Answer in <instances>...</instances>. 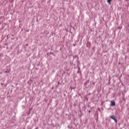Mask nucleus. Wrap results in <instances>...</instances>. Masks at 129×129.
Here are the masks:
<instances>
[{
    "label": "nucleus",
    "instance_id": "obj_4",
    "mask_svg": "<svg viewBox=\"0 0 129 129\" xmlns=\"http://www.w3.org/2000/svg\"><path fill=\"white\" fill-rule=\"evenodd\" d=\"M111 2H112V0H107V3L109 5H111Z\"/></svg>",
    "mask_w": 129,
    "mask_h": 129
},
{
    "label": "nucleus",
    "instance_id": "obj_8",
    "mask_svg": "<svg viewBox=\"0 0 129 129\" xmlns=\"http://www.w3.org/2000/svg\"><path fill=\"white\" fill-rule=\"evenodd\" d=\"M88 112H89V113H90V112H91V110H89L88 111Z\"/></svg>",
    "mask_w": 129,
    "mask_h": 129
},
{
    "label": "nucleus",
    "instance_id": "obj_13",
    "mask_svg": "<svg viewBox=\"0 0 129 129\" xmlns=\"http://www.w3.org/2000/svg\"><path fill=\"white\" fill-rule=\"evenodd\" d=\"M90 94H89V95H90Z\"/></svg>",
    "mask_w": 129,
    "mask_h": 129
},
{
    "label": "nucleus",
    "instance_id": "obj_10",
    "mask_svg": "<svg viewBox=\"0 0 129 129\" xmlns=\"http://www.w3.org/2000/svg\"><path fill=\"white\" fill-rule=\"evenodd\" d=\"M98 110H99V111H100V108H98Z\"/></svg>",
    "mask_w": 129,
    "mask_h": 129
},
{
    "label": "nucleus",
    "instance_id": "obj_6",
    "mask_svg": "<svg viewBox=\"0 0 129 129\" xmlns=\"http://www.w3.org/2000/svg\"><path fill=\"white\" fill-rule=\"evenodd\" d=\"M79 70H80V68H79V70L78 71L77 73H81V72Z\"/></svg>",
    "mask_w": 129,
    "mask_h": 129
},
{
    "label": "nucleus",
    "instance_id": "obj_7",
    "mask_svg": "<svg viewBox=\"0 0 129 129\" xmlns=\"http://www.w3.org/2000/svg\"><path fill=\"white\" fill-rule=\"evenodd\" d=\"M50 54H51V55H54V52H50Z\"/></svg>",
    "mask_w": 129,
    "mask_h": 129
},
{
    "label": "nucleus",
    "instance_id": "obj_2",
    "mask_svg": "<svg viewBox=\"0 0 129 129\" xmlns=\"http://www.w3.org/2000/svg\"><path fill=\"white\" fill-rule=\"evenodd\" d=\"M110 105L111 106H115V101L114 100H111Z\"/></svg>",
    "mask_w": 129,
    "mask_h": 129
},
{
    "label": "nucleus",
    "instance_id": "obj_5",
    "mask_svg": "<svg viewBox=\"0 0 129 129\" xmlns=\"http://www.w3.org/2000/svg\"><path fill=\"white\" fill-rule=\"evenodd\" d=\"M88 83H89V80L87 81L86 82L84 83V85L86 86V85Z\"/></svg>",
    "mask_w": 129,
    "mask_h": 129
},
{
    "label": "nucleus",
    "instance_id": "obj_9",
    "mask_svg": "<svg viewBox=\"0 0 129 129\" xmlns=\"http://www.w3.org/2000/svg\"><path fill=\"white\" fill-rule=\"evenodd\" d=\"M71 88L72 90V89H75V87H73V88L71 87Z\"/></svg>",
    "mask_w": 129,
    "mask_h": 129
},
{
    "label": "nucleus",
    "instance_id": "obj_1",
    "mask_svg": "<svg viewBox=\"0 0 129 129\" xmlns=\"http://www.w3.org/2000/svg\"><path fill=\"white\" fill-rule=\"evenodd\" d=\"M110 118H111V119H113V120L114 121L115 123H117V119H116L115 117V116L114 115H111L110 116Z\"/></svg>",
    "mask_w": 129,
    "mask_h": 129
},
{
    "label": "nucleus",
    "instance_id": "obj_12",
    "mask_svg": "<svg viewBox=\"0 0 129 129\" xmlns=\"http://www.w3.org/2000/svg\"><path fill=\"white\" fill-rule=\"evenodd\" d=\"M93 85H94V83H93Z\"/></svg>",
    "mask_w": 129,
    "mask_h": 129
},
{
    "label": "nucleus",
    "instance_id": "obj_3",
    "mask_svg": "<svg viewBox=\"0 0 129 129\" xmlns=\"http://www.w3.org/2000/svg\"><path fill=\"white\" fill-rule=\"evenodd\" d=\"M11 72V70L7 69V70L5 71V73H10Z\"/></svg>",
    "mask_w": 129,
    "mask_h": 129
},
{
    "label": "nucleus",
    "instance_id": "obj_11",
    "mask_svg": "<svg viewBox=\"0 0 129 129\" xmlns=\"http://www.w3.org/2000/svg\"><path fill=\"white\" fill-rule=\"evenodd\" d=\"M56 125H59V124L56 123Z\"/></svg>",
    "mask_w": 129,
    "mask_h": 129
}]
</instances>
